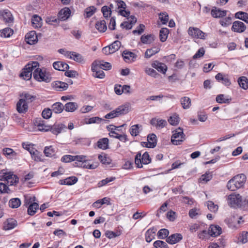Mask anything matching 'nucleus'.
I'll use <instances>...</instances> for the list:
<instances>
[{
    "label": "nucleus",
    "mask_w": 248,
    "mask_h": 248,
    "mask_svg": "<svg viewBox=\"0 0 248 248\" xmlns=\"http://www.w3.org/2000/svg\"><path fill=\"white\" fill-rule=\"evenodd\" d=\"M130 109V105L129 104H125L124 105L119 106L115 110H113L109 113L106 114L105 116L106 119H112L120 115L127 114Z\"/></svg>",
    "instance_id": "2"
},
{
    "label": "nucleus",
    "mask_w": 248,
    "mask_h": 248,
    "mask_svg": "<svg viewBox=\"0 0 248 248\" xmlns=\"http://www.w3.org/2000/svg\"><path fill=\"white\" fill-rule=\"evenodd\" d=\"M13 33V31L10 28H6L0 31V36L7 38L11 36Z\"/></svg>",
    "instance_id": "46"
},
{
    "label": "nucleus",
    "mask_w": 248,
    "mask_h": 248,
    "mask_svg": "<svg viewBox=\"0 0 248 248\" xmlns=\"http://www.w3.org/2000/svg\"><path fill=\"white\" fill-rule=\"evenodd\" d=\"M98 158L99 161L104 165H109L112 161L111 159L105 154L99 155Z\"/></svg>",
    "instance_id": "31"
},
{
    "label": "nucleus",
    "mask_w": 248,
    "mask_h": 248,
    "mask_svg": "<svg viewBox=\"0 0 248 248\" xmlns=\"http://www.w3.org/2000/svg\"><path fill=\"white\" fill-rule=\"evenodd\" d=\"M151 124L155 126L157 128L160 129L165 127L167 124V122L165 120L153 118L151 121Z\"/></svg>",
    "instance_id": "20"
},
{
    "label": "nucleus",
    "mask_w": 248,
    "mask_h": 248,
    "mask_svg": "<svg viewBox=\"0 0 248 248\" xmlns=\"http://www.w3.org/2000/svg\"><path fill=\"white\" fill-rule=\"evenodd\" d=\"M39 63L36 61L28 63L20 74V77L24 80H28L30 79L31 78L32 71L34 70L35 68L39 67Z\"/></svg>",
    "instance_id": "3"
},
{
    "label": "nucleus",
    "mask_w": 248,
    "mask_h": 248,
    "mask_svg": "<svg viewBox=\"0 0 248 248\" xmlns=\"http://www.w3.org/2000/svg\"><path fill=\"white\" fill-rule=\"evenodd\" d=\"M119 127L116 126L114 125L110 124L107 127V129L109 131V136L111 137L115 138V136H117L118 133L115 132L116 130H118Z\"/></svg>",
    "instance_id": "50"
},
{
    "label": "nucleus",
    "mask_w": 248,
    "mask_h": 248,
    "mask_svg": "<svg viewBox=\"0 0 248 248\" xmlns=\"http://www.w3.org/2000/svg\"><path fill=\"white\" fill-rule=\"evenodd\" d=\"M248 242V232L242 231L239 234L238 240L236 242L237 244H245Z\"/></svg>",
    "instance_id": "26"
},
{
    "label": "nucleus",
    "mask_w": 248,
    "mask_h": 248,
    "mask_svg": "<svg viewBox=\"0 0 248 248\" xmlns=\"http://www.w3.org/2000/svg\"><path fill=\"white\" fill-rule=\"evenodd\" d=\"M3 152L4 155L10 159L15 158L17 156V153L10 148H4Z\"/></svg>",
    "instance_id": "35"
},
{
    "label": "nucleus",
    "mask_w": 248,
    "mask_h": 248,
    "mask_svg": "<svg viewBox=\"0 0 248 248\" xmlns=\"http://www.w3.org/2000/svg\"><path fill=\"white\" fill-rule=\"evenodd\" d=\"M21 205V201L19 198H13L9 201V205L12 208H17Z\"/></svg>",
    "instance_id": "47"
},
{
    "label": "nucleus",
    "mask_w": 248,
    "mask_h": 248,
    "mask_svg": "<svg viewBox=\"0 0 248 248\" xmlns=\"http://www.w3.org/2000/svg\"><path fill=\"white\" fill-rule=\"evenodd\" d=\"M101 12L103 13V16L106 19L111 16L112 11L109 10V8L107 6H103L101 8Z\"/></svg>",
    "instance_id": "59"
},
{
    "label": "nucleus",
    "mask_w": 248,
    "mask_h": 248,
    "mask_svg": "<svg viewBox=\"0 0 248 248\" xmlns=\"http://www.w3.org/2000/svg\"><path fill=\"white\" fill-rule=\"evenodd\" d=\"M216 101L220 104L229 103L232 100L231 98H225L224 94H220L217 95L216 97Z\"/></svg>",
    "instance_id": "45"
},
{
    "label": "nucleus",
    "mask_w": 248,
    "mask_h": 248,
    "mask_svg": "<svg viewBox=\"0 0 248 248\" xmlns=\"http://www.w3.org/2000/svg\"><path fill=\"white\" fill-rule=\"evenodd\" d=\"M238 83L241 88L244 90L248 89V79L245 77H241L238 79Z\"/></svg>",
    "instance_id": "41"
},
{
    "label": "nucleus",
    "mask_w": 248,
    "mask_h": 248,
    "mask_svg": "<svg viewBox=\"0 0 248 248\" xmlns=\"http://www.w3.org/2000/svg\"><path fill=\"white\" fill-rule=\"evenodd\" d=\"M51 115L52 109L48 108H45L42 112V117L46 119L50 118L51 116Z\"/></svg>",
    "instance_id": "61"
},
{
    "label": "nucleus",
    "mask_w": 248,
    "mask_h": 248,
    "mask_svg": "<svg viewBox=\"0 0 248 248\" xmlns=\"http://www.w3.org/2000/svg\"><path fill=\"white\" fill-rule=\"evenodd\" d=\"M155 36L152 34L143 35L140 37L141 42L144 44H150L153 42Z\"/></svg>",
    "instance_id": "29"
},
{
    "label": "nucleus",
    "mask_w": 248,
    "mask_h": 248,
    "mask_svg": "<svg viewBox=\"0 0 248 248\" xmlns=\"http://www.w3.org/2000/svg\"><path fill=\"white\" fill-rule=\"evenodd\" d=\"M159 18L163 24H166L169 21V15L166 12L160 13Z\"/></svg>",
    "instance_id": "57"
},
{
    "label": "nucleus",
    "mask_w": 248,
    "mask_h": 248,
    "mask_svg": "<svg viewBox=\"0 0 248 248\" xmlns=\"http://www.w3.org/2000/svg\"><path fill=\"white\" fill-rule=\"evenodd\" d=\"M69 57L70 59L78 62H82L84 61V59L81 55L75 52H71Z\"/></svg>",
    "instance_id": "44"
},
{
    "label": "nucleus",
    "mask_w": 248,
    "mask_h": 248,
    "mask_svg": "<svg viewBox=\"0 0 248 248\" xmlns=\"http://www.w3.org/2000/svg\"><path fill=\"white\" fill-rule=\"evenodd\" d=\"M235 17L248 23V14L244 12H238L235 14Z\"/></svg>",
    "instance_id": "40"
},
{
    "label": "nucleus",
    "mask_w": 248,
    "mask_h": 248,
    "mask_svg": "<svg viewBox=\"0 0 248 248\" xmlns=\"http://www.w3.org/2000/svg\"><path fill=\"white\" fill-rule=\"evenodd\" d=\"M78 178L75 176H71L65 179L60 180L59 184L64 185H72L76 183L78 181Z\"/></svg>",
    "instance_id": "24"
},
{
    "label": "nucleus",
    "mask_w": 248,
    "mask_h": 248,
    "mask_svg": "<svg viewBox=\"0 0 248 248\" xmlns=\"http://www.w3.org/2000/svg\"><path fill=\"white\" fill-rule=\"evenodd\" d=\"M51 109L55 113H60L64 109V106L60 102H56L52 105Z\"/></svg>",
    "instance_id": "33"
},
{
    "label": "nucleus",
    "mask_w": 248,
    "mask_h": 248,
    "mask_svg": "<svg viewBox=\"0 0 248 248\" xmlns=\"http://www.w3.org/2000/svg\"><path fill=\"white\" fill-rule=\"evenodd\" d=\"M95 28L99 32H105L107 28L106 21L104 20L97 21L95 24Z\"/></svg>",
    "instance_id": "36"
},
{
    "label": "nucleus",
    "mask_w": 248,
    "mask_h": 248,
    "mask_svg": "<svg viewBox=\"0 0 248 248\" xmlns=\"http://www.w3.org/2000/svg\"><path fill=\"white\" fill-rule=\"evenodd\" d=\"M66 126L63 124H57L53 126H50L49 130L55 135H58L60 133L63 129H66Z\"/></svg>",
    "instance_id": "23"
},
{
    "label": "nucleus",
    "mask_w": 248,
    "mask_h": 248,
    "mask_svg": "<svg viewBox=\"0 0 248 248\" xmlns=\"http://www.w3.org/2000/svg\"><path fill=\"white\" fill-rule=\"evenodd\" d=\"M206 205L208 209L213 212H216L217 211L218 206L217 204H215L212 201H208L206 202Z\"/></svg>",
    "instance_id": "53"
},
{
    "label": "nucleus",
    "mask_w": 248,
    "mask_h": 248,
    "mask_svg": "<svg viewBox=\"0 0 248 248\" xmlns=\"http://www.w3.org/2000/svg\"><path fill=\"white\" fill-rule=\"evenodd\" d=\"M151 65L152 67L156 69L158 72L165 74L167 70V66L163 63L157 61L154 62Z\"/></svg>",
    "instance_id": "17"
},
{
    "label": "nucleus",
    "mask_w": 248,
    "mask_h": 248,
    "mask_svg": "<svg viewBox=\"0 0 248 248\" xmlns=\"http://www.w3.org/2000/svg\"><path fill=\"white\" fill-rule=\"evenodd\" d=\"M208 230L211 236L216 237L221 233V228L218 225H211Z\"/></svg>",
    "instance_id": "22"
},
{
    "label": "nucleus",
    "mask_w": 248,
    "mask_h": 248,
    "mask_svg": "<svg viewBox=\"0 0 248 248\" xmlns=\"http://www.w3.org/2000/svg\"><path fill=\"white\" fill-rule=\"evenodd\" d=\"M159 51L160 48L157 47L147 49L145 52L144 57L147 59H149L154 55L157 53Z\"/></svg>",
    "instance_id": "32"
},
{
    "label": "nucleus",
    "mask_w": 248,
    "mask_h": 248,
    "mask_svg": "<svg viewBox=\"0 0 248 248\" xmlns=\"http://www.w3.org/2000/svg\"><path fill=\"white\" fill-rule=\"evenodd\" d=\"M122 56L124 61L126 62L134 61L137 57V55L135 53L126 50L123 51Z\"/></svg>",
    "instance_id": "19"
},
{
    "label": "nucleus",
    "mask_w": 248,
    "mask_h": 248,
    "mask_svg": "<svg viewBox=\"0 0 248 248\" xmlns=\"http://www.w3.org/2000/svg\"><path fill=\"white\" fill-rule=\"evenodd\" d=\"M108 139L104 138L98 140L97 142V147L101 149L106 150L108 148Z\"/></svg>",
    "instance_id": "27"
},
{
    "label": "nucleus",
    "mask_w": 248,
    "mask_h": 248,
    "mask_svg": "<svg viewBox=\"0 0 248 248\" xmlns=\"http://www.w3.org/2000/svg\"><path fill=\"white\" fill-rule=\"evenodd\" d=\"M20 96L22 97L20 99H24V102H27L28 104V103L32 102V101L35 98L34 96L26 93H22Z\"/></svg>",
    "instance_id": "49"
},
{
    "label": "nucleus",
    "mask_w": 248,
    "mask_h": 248,
    "mask_svg": "<svg viewBox=\"0 0 248 248\" xmlns=\"http://www.w3.org/2000/svg\"><path fill=\"white\" fill-rule=\"evenodd\" d=\"M169 234V231L167 229H160L157 232V236L159 239H165L168 237Z\"/></svg>",
    "instance_id": "52"
},
{
    "label": "nucleus",
    "mask_w": 248,
    "mask_h": 248,
    "mask_svg": "<svg viewBox=\"0 0 248 248\" xmlns=\"http://www.w3.org/2000/svg\"><path fill=\"white\" fill-rule=\"evenodd\" d=\"M39 209V204L36 202L31 203L28 208V214L30 216H33Z\"/></svg>",
    "instance_id": "30"
},
{
    "label": "nucleus",
    "mask_w": 248,
    "mask_h": 248,
    "mask_svg": "<svg viewBox=\"0 0 248 248\" xmlns=\"http://www.w3.org/2000/svg\"><path fill=\"white\" fill-rule=\"evenodd\" d=\"M188 34L192 37L197 39H201L204 40L205 33L202 31L199 28L190 27L188 30Z\"/></svg>",
    "instance_id": "9"
},
{
    "label": "nucleus",
    "mask_w": 248,
    "mask_h": 248,
    "mask_svg": "<svg viewBox=\"0 0 248 248\" xmlns=\"http://www.w3.org/2000/svg\"><path fill=\"white\" fill-rule=\"evenodd\" d=\"M227 11L221 10L219 8L214 7L211 10V14L212 16L215 18H221L226 15Z\"/></svg>",
    "instance_id": "18"
},
{
    "label": "nucleus",
    "mask_w": 248,
    "mask_h": 248,
    "mask_svg": "<svg viewBox=\"0 0 248 248\" xmlns=\"http://www.w3.org/2000/svg\"><path fill=\"white\" fill-rule=\"evenodd\" d=\"M151 162V158L150 157L148 152H145L141 156V153L138 152L135 158V163L139 168L142 167V164L147 165Z\"/></svg>",
    "instance_id": "5"
},
{
    "label": "nucleus",
    "mask_w": 248,
    "mask_h": 248,
    "mask_svg": "<svg viewBox=\"0 0 248 248\" xmlns=\"http://www.w3.org/2000/svg\"><path fill=\"white\" fill-rule=\"evenodd\" d=\"M171 141L174 145H180L185 140V135L182 128L179 127L173 131Z\"/></svg>",
    "instance_id": "6"
},
{
    "label": "nucleus",
    "mask_w": 248,
    "mask_h": 248,
    "mask_svg": "<svg viewBox=\"0 0 248 248\" xmlns=\"http://www.w3.org/2000/svg\"><path fill=\"white\" fill-rule=\"evenodd\" d=\"M154 246L155 248H169L165 242L161 240L155 241L154 243Z\"/></svg>",
    "instance_id": "60"
},
{
    "label": "nucleus",
    "mask_w": 248,
    "mask_h": 248,
    "mask_svg": "<svg viewBox=\"0 0 248 248\" xmlns=\"http://www.w3.org/2000/svg\"><path fill=\"white\" fill-rule=\"evenodd\" d=\"M17 111L20 113H25L28 109V105L24 99H19L16 104Z\"/></svg>",
    "instance_id": "13"
},
{
    "label": "nucleus",
    "mask_w": 248,
    "mask_h": 248,
    "mask_svg": "<svg viewBox=\"0 0 248 248\" xmlns=\"http://www.w3.org/2000/svg\"><path fill=\"white\" fill-rule=\"evenodd\" d=\"M100 69L96 65V62L92 63V70L93 72H95L93 74V76L97 78H103L105 76V74L102 70H99Z\"/></svg>",
    "instance_id": "15"
},
{
    "label": "nucleus",
    "mask_w": 248,
    "mask_h": 248,
    "mask_svg": "<svg viewBox=\"0 0 248 248\" xmlns=\"http://www.w3.org/2000/svg\"><path fill=\"white\" fill-rule=\"evenodd\" d=\"M55 151L52 146H46L45 147L44 153L46 156L51 157L54 155Z\"/></svg>",
    "instance_id": "54"
},
{
    "label": "nucleus",
    "mask_w": 248,
    "mask_h": 248,
    "mask_svg": "<svg viewBox=\"0 0 248 248\" xmlns=\"http://www.w3.org/2000/svg\"><path fill=\"white\" fill-rule=\"evenodd\" d=\"M103 119L99 117H94L88 119L87 121H86V123L87 124H91L94 123H99Z\"/></svg>",
    "instance_id": "63"
},
{
    "label": "nucleus",
    "mask_w": 248,
    "mask_h": 248,
    "mask_svg": "<svg viewBox=\"0 0 248 248\" xmlns=\"http://www.w3.org/2000/svg\"><path fill=\"white\" fill-rule=\"evenodd\" d=\"M99 68L104 69L105 70H109L111 68V65L108 62H103L101 61H94Z\"/></svg>",
    "instance_id": "43"
},
{
    "label": "nucleus",
    "mask_w": 248,
    "mask_h": 248,
    "mask_svg": "<svg viewBox=\"0 0 248 248\" xmlns=\"http://www.w3.org/2000/svg\"><path fill=\"white\" fill-rule=\"evenodd\" d=\"M179 121V117L178 115L175 114L168 119L169 123L172 125L178 124Z\"/></svg>",
    "instance_id": "56"
},
{
    "label": "nucleus",
    "mask_w": 248,
    "mask_h": 248,
    "mask_svg": "<svg viewBox=\"0 0 248 248\" xmlns=\"http://www.w3.org/2000/svg\"><path fill=\"white\" fill-rule=\"evenodd\" d=\"M31 155L32 158L33 159H34L35 161H42V159H41L42 155L37 150H34V149H31Z\"/></svg>",
    "instance_id": "48"
},
{
    "label": "nucleus",
    "mask_w": 248,
    "mask_h": 248,
    "mask_svg": "<svg viewBox=\"0 0 248 248\" xmlns=\"http://www.w3.org/2000/svg\"><path fill=\"white\" fill-rule=\"evenodd\" d=\"M121 46V43L119 41H115L111 45H109L110 51L112 53L115 52L119 49Z\"/></svg>",
    "instance_id": "51"
},
{
    "label": "nucleus",
    "mask_w": 248,
    "mask_h": 248,
    "mask_svg": "<svg viewBox=\"0 0 248 248\" xmlns=\"http://www.w3.org/2000/svg\"><path fill=\"white\" fill-rule=\"evenodd\" d=\"M53 66L56 70L62 71L69 68V65L62 62H55L53 63Z\"/></svg>",
    "instance_id": "25"
},
{
    "label": "nucleus",
    "mask_w": 248,
    "mask_h": 248,
    "mask_svg": "<svg viewBox=\"0 0 248 248\" xmlns=\"http://www.w3.org/2000/svg\"><path fill=\"white\" fill-rule=\"evenodd\" d=\"M169 32V30L166 28H162L159 31V38L162 42H165L168 37Z\"/></svg>",
    "instance_id": "42"
},
{
    "label": "nucleus",
    "mask_w": 248,
    "mask_h": 248,
    "mask_svg": "<svg viewBox=\"0 0 248 248\" xmlns=\"http://www.w3.org/2000/svg\"><path fill=\"white\" fill-rule=\"evenodd\" d=\"M25 41L27 44L34 45L38 41V38L35 31H31L25 35Z\"/></svg>",
    "instance_id": "10"
},
{
    "label": "nucleus",
    "mask_w": 248,
    "mask_h": 248,
    "mask_svg": "<svg viewBox=\"0 0 248 248\" xmlns=\"http://www.w3.org/2000/svg\"><path fill=\"white\" fill-rule=\"evenodd\" d=\"M211 236L209 230H203L198 232V237L202 240H206L208 239Z\"/></svg>",
    "instance_id": "39"
},
{
    "label": "nucleus",
    "mask_w": 248,
    "mask_h": 248,
    "mask_svg": "<svg viewBox=\"0 0 248 248\" xmlns=\"http://www.w3.org/2000/svg\"><path fill=\"white\" fill-rule=\"evenodd\" d=\"M180 102L184 109H188L191 106V99L187 96L182 97Z\"/></svg>",
    "instance_id": "38"
},
{
    "label": "nucleus",
    "mask_w": 248,
    "mask_h": 248,
    "mask_svg": "<svg viewBox=\"0 0 248 248\" xmlns=\"http://www.w3.org/2000/svg\"><path fill=\"white\" fill-rule=\"evenodd\" d=\"M0 18L6 23H11L14 19L11 12L8 10L0 11Z\"/></svg>",
    "instance_id": "12"
},
{
    "label": "nucleus",
    "mask_w": 248,
    "mask_h": 248,
    "mask_svg": "<svg viewBox=\"0 0 248 248\" xmlns=\"http://www.w3.org/2000/svg\"><path fill=\"white\" fill-rule=\"evenodd\" d=\"M85 157L83 155H65L61 158V161L63 162H70L71 161H75L73 165L74 167L79 166L81 163L80 162L84 160Z\"/></svg>",
    "instance_id": "7"
},
{
    "label": "nucleus",
    "mask_w": 248,
    "mask_h": 248,
    "mask_svg": "<svg viewBox=\"0 0 248 248\" xmlns=\"http://www.w3.org/2000/svg\"><path fill=\"white\" fill-rule=\"evenodd\" d=\"M31 20L32 24L33 25L34 27L36 28L40 27L41 18L39 16L34 15Z\"/></svg>",
    "instance_id": "58"
},
{
    "label": "nucleus",
    "mask_w": 248,
    "mask_h": 248,
    "mask_svg": "<svg viewBox=\"0 0 248 248\" xmlns=\"http://www.w3.org/2000/svg\"><path fill=\"white\" fill-rule=\"evenodd\" d=\"M247 29L246 26L241 21H235L233 23L232 30L238 33L243 32Z\"/></svg>",
    "instance_id": "11"
},
{
    "label": "nucleus",
    "mask_w": 248,
    "mask_h": 248,
    "mask_svg": "<svg viewBox=\"0 0 248 248\" xmlns=\"http://www.w3.org/2000/svg\"><path fill=\"white\" fill-rule=\"evenodd\" d=\"M10 189L6 184L0 183V194L10 193Z\"/></svg>",
    "instance_id": "62"
},
{
    "label": "nucleus",
    "mask_w": 248,
    "mask_h": 248,
    "mask_svg": "<svg viewBox=\"0 0 248 248\" xmlns=\"http://www.w3.org/2000/svg\"><path fill=\"white\" fill-rule=\"evenodd\" d=\"M145 72L148 75L155 78L158 75L156 71L151 68L146 67L145 69Z\"/></svg>",
    "instance_id": "64"
},
{
    "label": "nucleus",
    "mask_w": 248,
    "mask_h": 248,
    "mask_svg": "<svg viewBox=\"0 0 248 248\" xmlns=\"http://www.w3.org/2000/svg\"><path fill=\"white\" fill-rule=\"evenodd\" d=\"M156 229L153 228L147 231L145 233V239L147 242H150L155 238Z\"/></svg>",
    "instance_id": "28"
},
{
    "label": "nucleus",
    "mask_w": 248,
    "mask_h": 248,
    "mask_svg": "<svg viewBox=\"0 0 248 248\" xmlns=\"http://www.w3.org/2000/svg\"><path fill=\"white\" fill-rule=\"evenodd\" d=\"M18 177L16 175L11 173L10 175L7 176V179L6 181L7 182L8 184H10V185L13 186L16 184L18 182Z\"/></svg>",
    "instance_id": "37"
},
{
    "label": "nucleus",
    "mask_w": 248,
    "mask_h": 248,
    "mask_svg": "<svg viewBox=\"0 0 248 248\" xmlns=\"http://www.w3.org/2000/svg\"><path fill=\"white\" fill-rule=\"evenodd\" d=\"M71 14V11L69 8L65 7L60 11L58 13V17L61 21L66 20Z\"/></svg>",
    "instance_id": "16"
},
{
    "label": "nucleus",
    "mask_w": 248,
    "mask_h": 248,
    "mask_svg": "<svg viewBox=\"0 0 248 248\" xmlns=\"http://www.w3.org/2000/svg\"><path fill=\"white\" fill-rule=\"evenodd\" d=\"M78 105L75 102H68L64 106V109L67 112H73L77 109Z\"/></svg>",
    "instance_id": "34"
},
{
    "label": "nucleus",
    "mask_w": 248,
    "mask_h": 248,
    "mask_svg": "<svg viewBox=\"0 0 248 248\" xmlns=\"http://www.w3.org/2000/svg\"><path fill=\"white\" fill-rule=\"evenodd\" d=\"M242 196L239 194L232 193L228 196L229 204L233 207H239L242 202Z\"/></svg>",
    "instance_id": "8"
},
{
    "label": "nucleus",
    "mask_w": 248,
    "mask_h": 248,
    "mask_svg": "<svg viewBox=\"0 0 248 248\" xmlns=\"http://www.w3.org/2000/svg\"><path fill=\"white\" fill-rule=\"evenodd\" d=\"M183 236L180 233H174L170 235L166 238V242L170 244H174L180 241Z\"/></svg>",
    "instance_id": "14"
},
{
    "label": "nucleus",
    "mask_w": 248,
    "mask_h": 248,
    "mask_svg": "<svg viewBox=\"0 0 248 248\" xmlns=\"http://www.w3.org/2000/svg\"><path fill=\"white\" fill-rule=\"evenodd\" d=\"M246 179V176L244 174H238L228 182L227 187L230 191H235L244 186Z\"/></svg>",
    "instance_id": "1"
},
{
    "label": "nucleus",
    "mask_w": 248,
    "mask_h": 248,
    "mask_svg": "<svg viewBox=\"0 0 248 248\" xmlns=\"http://www.w3.org/2000/svg\"><path fill=\"white\" fill-rule=\"evenodd\" d=\"M33 76L35 80L39 82L44 81L47 83L51 80V76L46 73V70L40 69L39 67L34 69Z\"/></svg>",
    "instance_id": "4"
},
{
    "label": "nucleus",
    "mask_w": 248,
    "mask_h": 248,
    "mask_svg": "<svg viewBox=\"0 0 248 248\" xmlns=\"http://www.w3.org/2000/svg\"><path fill=\"white\" fill-rule=\"evenodd\" d=\"M16 225L17 222L15 219L9 218L4 223L3 229L4 230H9L14 229Z\"/></svg>",
    "instance_id": "21"
},
{
    "label": "nucleus",
    "mask_w": 248,
    "mask_h": 248,
    "mask_svg": "<svg viewBox=\"0 0 248 248\" xmlns=\"http://www.w3.org/2000/svg\"><path fill=\"white\" fill-rule=\"evenodd\" d=\"M140 127H141V125L138 124L132 125L129 130L130 134L132 136H137L139 133V129Z\"/></svg>",
    "instance_id": "55"
}]
</instances>
